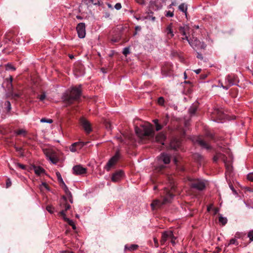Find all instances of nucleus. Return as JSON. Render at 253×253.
<instances>
[{"label": "nucleus", "instance_id": "1", "mask_svg": "<svg viewBox=\"0 0 253 253\" xmlns=\"http://www.w3.org/2000/svg\"><path fill=\"white\" fill-rule=\"evenodd\" d=\"M135 131L137 135L141 139H147L152 142H156L164 144L166 135L163 132H160L155 136V131L153 126L148 123H145L140 126L135 127Z\"/></svg>", "mask_w": 253, "mask_h": 253}, {"label": "nucleus", "instance_id": "2", "mask_svg": "<svg viewBox=\"0 0 253 253\" xmlns=\"http://www.w3.org/2000/svg\"><path fill=\"white\" fill-rule=\"evenodd\" d=\"M81 95L80 86L73 87L69 94L64 95L63 99L68 104H72L74 101L78 100Z\"/></svg>", "mask_w": 253, "mask_h": 253}, {"label": "nucleus", "instance_id": "3", "mask_svg": "<svg viewBox=\"0 0 253 253\" xmlns=\"http://www.w3.org/2000/svg\"><path fill=\"white\" fill-rule=\"evenodd\" d=\"M186 180L189 182V185L191 188L197 190L202 191L206 187V181L203 179L187 177Z\"/></svg>", "mask_w": 253, "mask_h": 253}, {"label": "nucleus", "instance_id": "4", "mask_svg": "<svg viewBox=\"0 0 253 253\" xmlns=\"http://www.w3.org/2000/svg\"><path fill=\"white\" fill-rule=\"evenodd\" d=\"M173 194L168 190L166 191V194L163 201L162 202L159 200H155L151 204L152 210H155L156 208H160L162 205L170 203L173 198Z\"/></svg>", "mask_w": 253, "mask_h": 253}, {"label": "nucleus", "instance_id": "5", "mask_svg": "<svg viewBox=\"0 0 253 253\" xmlns=\"http://www.w3.org/2000/svg\"><path fill=\"white\" fill-rule=\"evenodd\" d=\"M157 165L156 166V169L158 171H160L163 169L165 166L162 164H168L170 161V156L166 153H163L157 157Z\"/></svg>", "mask_w": 253, "mask_h": 253}, {"label": "nucleus", "instance_id": "6", "mask_svg": "<svg viewBox=\"0 0 253 253\" xmlns=\"http://www.w3.org/2000/svg\"><path fill=\"white\" fill-rule=\"evenodd\" d=\"M189 44L195 50L205 49L206 47V44L204 42H201L195 37H192L189 41Z\"/></svg>", "mask_w": 253, "mask_h": 253}, {"label": "nucleus", "instance_id": "7", "mask_svg": "<svg viewBox=\"0 0 253 253\" xmlns=\"http://www.w3.org/2000/svg\"><path fill=\"white\" fill-rule=\"evenodd\" d=\"M80 123L86 133H89L92 131L90 123L85 118H81L80 120Z\"/></svg>", "mask_w": 253, "mask_h": 253}, {"label": "nucleus", "instance_id": "8", "mask_svg": "<svg viewBox=\"0 0 253 253\" xmlns=\"http://www.w3.org/2000/svg\"><path fill=\"white\" fill-rule=\"evenodd\" d=\"M76 30L80 38H84L85 36V26L84 23H80L78 24Z\"/></svg>", "mask_w": 253, "mask_h": 253}, {"label": "nucleus", "instance_id": "9", "mask_svg": "<svg viewBox=\"0 0 253 253\" xmlns=\"http://www.w3.org/2000/svg\"><path fill=\"white\" fill-rule=\"evenodd\" d=\"M89 142L79 141L73 143L69 148L70 150L72 152H75L78 149H81L83 147L86 145Z\"/></svg>", "mask_w": 253, "mask_h": 253}, {"label": "nucleus", "instance_id": "10", "mask_svg": "<svg viewBox=\"0 0 253 253\" xmlns=\"http://www.w3.org/2000/svg\"><path fill=\"white\" fill-rule=\"evenodd\" d=\"M120 158L119 152H117L115 155L112 157L107 163L106 166V169L109 171L110 168L118 161Z\"/></svg>", "mask_w": 253, "mask_h": 253}, {"label": "nucleus", "instance_id": "11", "mask_svg": "<svg viewBox=\"0 0 253 253\" xmlns=\"http://www.w3.org/2000/svg\"><path fill=\"white\" fill-rule=\"evenodd\" d=\"M170 238H174L173 232L171 231H166L162 233L161 242L162 244H164L165 242Z\"/></svg>", "mask_w": 253, "mask_h": 253}, {"label": "nucleus", "instance_id": "12", "mask_svg": "<svg viewBox=\"0 0 253 253\" xmlns=\"http://www.w3.org/2000/svg\"><path fill=\"white\" fill-rule=\"evenodd\" d=\"M73 173L76 175H81L86 172V169L81 165H77L73 168Z\"/></svg>", "mask_w": 253, "mask_h": 253}, {"label": "nucleus", "instance_id": "13", "mask_svg": "<svg viewBox=\"0 0 253 253\" xmlns=\"http://www.w3.org/2000/svg\"><path fill=\"white\" fill-rule=\"evenodd\" d=\"M225 87L224 89L225 90H227L230 86L234 85L235 84L234 81V78L231 75H228L225 78Z\"/></svg>", "mask_w": 253, "mask_h": 253}, {"label": "nucleus", "instance_id": "14", "mask_svg": "<svg viewBox=\"0 0 253 253\" xmlns=\"http://www.w3.org/2000/svg\"><path fill=\"white\" fill-rule=\"evenodd\" d=\"M165 32L169 38H172L174 36V33L172 29V24L170 23L167 26Z\"/></svg>", "mask_w": 253, "mask_h": 253}, {"label": "nucleus", "instance_id": "15", "mask_svg": "<svg viewBox=\"0 0 253 253\" xmlns=\"http://www.w3.org/2000/svg\"><path fill=\"white\" fill-rule=\"evenodd\" d=\"M123 175V171H118L113 174L112 177V180L114 182H117L122 177Z\"/></svg>", "mask_w": 253, "mask_h": 253}, {"label": "nucleus", "instance_id": "16", "mask_svg": "<svg viewBox=\"0 0 253 253\" xmlns=\"http://www.w3.org/2000/svg\"><path fill=\"white\" fill-rule=\"evenodd\" d=\"M180 145H181L180 141L176 138H174L172 140H171L170 143V147L172 149H175V150L178 148L180 147Z\"/></svg>", "mask_w": 253, "mask_h": 253}, {"label": "nucleus", "instance_id": "17", "mask_svg": "<svg viewBox=\"0 0 253 253\" xmlns=\"http://www.w3.org/2000/svg\"><path fill=\"white\" fill-rule=\"evenodd\" d=\"M195 142H197L203 148H206L207 149H209L211 148L210 146L205 141L202 140L200 137H197L196 138Z\"/></svg>", "mask_w": 253, "mask_h": 253}, {"label": "nucleus", "instance_id": "18", "mask_svg": "<svg viewBox=\"0 0 253 253\" xmlns=\"http://www.w3.org/2000/svg\"><path fill=\"white\" fill-rule=\"evenodd\" d=\"M59 214L60 216H61L64 221L67 222L70 225H72V224L74 223V222L72 220L70 219L69 218H67L66 216V213H65L64 211H61L59 212Z\"/></svg>", "mask_w": 253, "mask_h": 253}, {"label": "nucleus", "instance_id": "19", "mask_svg": "<svg viewBox=\"0 0 253 253\" xmlns=\"http://www.w3.org/2000/svg\"><path fill=\"white\" fill-rule=\"evenodd\" d=\"M33 169L35 173L38 175H40L41 174L44 173L45 172L44 169L39 166H34Z\"/></svg>", "mask_w": 253, "mask_h": 253}, {"label": "nucleus", "instance_id": "20", "mask_svg": "<svg viewBox=\"0 0 253 253\" xmlns=\"http://www.w3.org/2000/svg\"><path fill=\"white\" fill-rule=\"evenodd\" d=\"M213 114L216 116V117L219 120H222L224 118V114L221 110L216 109L213 112Z\"/></svg>", "mask_w": 253, "mask_h": 253}, {"label": "nucleus", "instance_id": "21", "mask_svg": "<svg viewBox=\"0 0 253 253\" xmlns=\"http://www.w3.org/2000/svg\"><path fill=\"white\" fill-rule=\"evenodd\" d=\"M189 27L187 25H184V26H180L179 28L180 32L183 36H186L187 32L189 31Z\"/></svg>", "mask_w": 253, "mask_h": 253}, {"label": "nucleus", "instance_id": "22", "mask_svg": "<svg viewBox=\"0 0 253 253\" xmlns=\"http://www.w3.org/2000/svg\"><path fill=\"white\" fill-rule=\"evenodd\" d=\"M138 247V246L137 245L133 244L130 245L129 246L128 245H126L125 246V251H133L134 250H136Z\"/></svg>", "mask_w": 253, "mask_h": 253}, {"label": "nucleus", "instance_id": "23", "mask_svg": "<svg viewBox=\"0 0 253 253\" xmlns=\"http://www.w3.org/2000/svg\"><path fill=\"white\" fill-rule=\"evenodd\" d=\"M178 9L181 11L185 13V15H186L187 6L185 3H181V4H180V5L178 7Z\"/></svg>", "mask_w": 253, "mask_h": 253}, {"label": "nucleus", "instance_id": "24", "mask_svg": "<svg viewBox=\"0 0 253 253\" xmlns=\"http://www.w3.org/2000/svg\"><path fill=\"white\" fill-rule=\"evenodd\" d=\"M61 184H62V188H63V190H64V192H65L66 195L67 196H71V193L70 191V190H69L68 187L65 184V183L64 182L63 183H62Z\"/></svg>", "mask_w": 253, "mask_h": 253}, {"label": "nucleus", "instance_id": "25", "mask_svg": "<svg viewBox=\"0 0 253 253\" xmlns=\"http://www.w3.org/2000/svg\"><path fill=\"white\" fill-rule=\"evenodd\" d=\"M219 222L222 224V225H225L227 222V219L226 217L222 216L221 214H219Z\"/></svg>", "mask_w": 253, "mask_h": 253}, {"label": "nucleus", "instance_id": "26", "mask_svg": "<svg viewBox=\"0 0 253 253\" xmlns=\"http://www.w3.org/2000/svg\"><path fill=\"white\" fill-rule=\"evenodd\" d=\"M193 157L194 159L199 162H201L203 159V156L198 153L195 154Z\"/></svg>", "mask_w": 253, "mask_h": 253}, {"label": "nucleus", "instance_id": "27", "mask_svg": "<svg viewBox=\"0 0 253 253\" xmlns=\"http://www.w3.org/2000/svg\"><path fill=\"white\" fill-rule=\"evenodd\" d=\"M47 157L48 159V160L51 162L52 163L55 164L57 163V159L54 157V156L47 155Z\"/></svg>", "mask_w": 253, "mask_h": 253}, {"label": "nucleus", "instance_id": "28", "mask_svg": "<svg viewBox=\"0 0 253 253\" xmlns=\"http://www.w3.org/2000/svg\"><path fill=\"white\" fill-rule=\"evenodd\" d=\"M130 53V47L129 46L126 47L123 49V54L125 56H127V55L129 54Z\"/></svg>", "mask_w": 253, "mask_h": 253}, {"label": "nucleus", "instance_id": "29", "mask_svg": "<svg viewBox=\"0 0 253 253\" xmlns=\"http://www.w3.org/2000/svg\"><path fill=\"white\" fill-rule=\"evenodd\" d=\"M230 245H235L237 246L238 245V243L236 239L232 238L230 240V242L227 246H229Z\"/></svg>", "mask_w": 253, "mask_h": 253}, {"label": "nucleus", "instance_id": "30", "mask_svg": "<svg viewBox=\"0 0 253 253\" xmlns=\"http://www.w3.org/2000/svg\"><path fill=\"white\" fill-rule=\"evenodd\" d=\"M15 69H16L11 64L8 63L6 65V70L15 71Z\"/></svg>", "mask_w": 253, "mask_h": 253}, {"label": "nucleus", "instance_id": "31", "mask_svg": "<svg viewBox=\"0 0 253 253\" xmlns=\"http://www.w3.org/2000/svg\"><path fill=\"white\" fill-rule=\"evenodd\" d=\"M56 174L57 175V178H58V181L61 183H63L64 182L62 178V176L60 173L59 172L57 171L56 172Z\"/></svg>", "mask_w": 253, "mask_h": 253}, {"label": "nucleus", "instance_id": "32", "mask_svg": "<svg viewBox=\"0 0 253 253\" xmlns=\"http://www.w3.org/2000/svg\"><path fill=\"white\" fill-rule=\"evenodd\" d=\"M197 111V108L195 106L191 107L189 109V113L191 115H194Z\"/></svg>", "mask_w": 253, "mask_h": 253}, {"label": "nucleus", "instance_id": "33", "mask_svg": "<svg viewBox=\"0 0 253 253\" xmlns=\"http://www.w3.org/2000/svg\"><path fill=\"white\" fill-rule=\"evenodd\" d=\"M4 105H5L7 111H8V112L10 111V110L11 109L10 102L9 101H6L4 103Z\"/></svg>", "mask_w": 253, "mask_h": 253}, {"label": "nucleus", "instance_id": "34", "mask_svg": "<svg viewBox=\"0 0 253 253\" xmlns=\"http://www.w3.org/2000/svg\"><path fill=\"white\" fill-rule=\"evenodd\" d=\"M41 123H48V124H51L52 122H53V121L52 119H46V118H42L41 120Z\"/></svg>", "mask_w": 253, "mask_h": 253}, {"label": "nucleus", "instance_id": "35", "mask_svg": "<svg viewBox=\"0 0 253 253\" xmlns=\"http://www.w3.org/2000/svg\"><path fill=\"white\" fill-rule=\"evenodd\" d=\"M7 86L8 87H10L11 88V89H12V77H10L9 78V81H7Z\"/></svg>", "mask_w": 253, "mask_h": 253}, {"label": "nucleus", "instance_id": "36", "mask_svg": "<svg viewBox=\"0 0 253 253\" xmlns=\"http://www.w3.org/2000/svg\"><path fill=\"white\" fill-rule=\"evenodd\" d=\"M248 237L251 241H253V230L250 231L248 234Z\"/></svg>", "mask_w": 253, "mask_h": 253}, {"label": "nucleus", "instance_id": "37", "mask_svg": "<svg viewBox=\"0 0 253 253\" xmlns=\"http://www.w3.org/2000/svg\"><path fill=\"white\" fill-rule=\"evenodd\" d=\"M247 179L251 181H253V172H251L247 175Z\"/></svg>", "mask_w": 253, "mask_h": 253}, {"label": "nucleus", "instance_id": "38", "mask_svg": "<svg viewBox=\"0 0 253 253\" xmlns=\"http://www.w3.org/2000/svg\"><path fill=\"white\" fill-rule=\"evenodd\" d=\"M46 210L50 213L53 212V208L51 206H47L46 207Z\"/></svg>", "mask_w": 253, "mask_h": 253}, {"label": "nucleus", "instance_id": "39", "mask_svg": "<svg viewBox=\"0 0 253 253\" xmlns=\"http://www.w3.org/2000/svg\"><path fill=\"white\" fill-rule=\"evenodd\" d=\"M166 16L167 17H172L174 15V14H173V12H171V11H168L167 12L166 14H165Z\"/></svg>", "mask_w": 253, "mask_h": 253}, {"label": "nucleus", "instance_id": "40", "mask_svg": "<svg viewBox=\"0 0 253 253\" xmlns=\"http://www.w3.org/2000/svg\"><path fill=\"white\" fill-rule=\"evenodd\" d=\"M156 126V131H159L160 130H161L162 128H163V126H164L163 125H161L160 124H157L155 125Z\"/></svg>", "mask_w": 253, "mask_h": 253}, {"label": "nucleus", "instance_id": "41", "mask_svg": "<svg viewBox=\"0 0 253 253\" xmlns=\"http://www.w3.org/2000/svg\"><path fill=\"white\" fill-rule=\"evenodd\" d=\"M17 135H21L25 133V131L24 129H19L16 131Z\"/></svg>", "mask_w": 253, "mask_h": 253}, {"label": "nucleus", "instance_id": "42", "mask_svg": "<svg viewBox=\"0 0 253 253\" xmlns=\"http://www.w3.org/2000/svg\"><path fill=\"white\" fill-rule=\"evenodd\" d=\"M11 185V181L9 178L7 179L6 181V188L9 187Z\"/></svg>", "mask_w": 253, "mask_h": 253}, {"label": "nucleus", "instance_id": "43", "mask_svg": "<svg viewBox=\"0 0 253 253\" xmlns=\"http://www.w3.org/2000/svg\"><path fill=\"white\" fill-rule=\"evenodd\" d=\"M115 8L117 10H120L122 8V5L120 3H117L115 5Z\"/></svg>", "mask_w": 253, "mask_h": 253}, {"label": "nucleus", "instance_id": "44", "mask_svg": "<svg viewBox=\"0 0 253 253\" xmlns=\"http://www.w3.org/2000/svg\"><path fill=\"white\" fill-rule=\"evenodd\" d=\"M45 97H46L45 94L44 93H43L42 94H41L39 96V98L41 101H42L45 98Z\"/></svg>", "mask_w": 253, "mask_h": 253}, {"label": "nucleus", "instance_id": "45", "mask_svg": "<svg viewBox=\"0 0 253 253\" xmlns=\"http://www.w3.org/2000/svg\"><path fill=\"white\" fill-rule=\"evenodd\" d=\"M153 239H154V243H155V248H158V247H159V243H158V240L155 237Z\"/></svg>", "mask_w": 253, "mask_h": 253}, {"label": "nucleus", "instance_id": "46", "mask_svg": "<svg viewBox=\"0 0 253 253\" xmlns=\"http://www.w3.org/2000/svg\"><path fill=\"white\" fill-rule=\"evenodd\" d=\"M164 102V99L163 97H159L158 99L159 104L162 105V104H163Z\"/></svg>", "mask_w": 253, "mask_h": 253}, {"label": "nucleus", "instance_id": "47", "mask_svg": "<svg viewBox=\"0 0 253 253\" xmlns=\"http://www.w3.org/2000/svg\"><path fill=\"white\" fill-rule=\"evenodd\" d=\"M168 121H169V118H168V116H167L166 118L165 119V120H164V121L163 122V125L164 126H166L167 125Z\"/></svg>", "mask_w": 253, "mask_h": 253}, {"label": "nucleus", "instance_id": "48", "mask_svg": "<svg viewBox=\"0 0 253 253\" xmlns=\"http://www.w3.org/2000/svg\"><path fill=\"white\" fill-rule=\"evenodd\" d=\"M71 208V206L69 204H67V203H66L65 204V210H64L63 211H65V212H66V211H67V210H68L69 209H70Z\"/></svg>", "mask_w": 253, "mask_h": 253}, {"label": "nucleus", "instance_id": "49", "mask_svg": "<svg viewBox=\"0 0 253 253\" xmlns=\"http://www.w3.org/2000/svg\"><path fill=\"white\" fill-rule=\"evenodd\" d=\"M184 36V37L182 38V40H186L189 43V41L191 40V39H192V38L189 39L188 37L187 36V34L186 35V36Z\"/></svg>", "mask_w": 253, "mask_h": 253}, {"label": "nucleus", "instance_id": "50", "mask_svg": "<svg viewBox=\"0 0 253 253\" xmlns=\"http://www.w3.org/2000/svg\"><path fill=\"white\" fill-rule=\"evenodd\" d=\"M17 165L21 169H26V167L25 165H22V164H17Z\"/></svg>", "mask_w": 253, "mask_h": 253}, {"label": "nucleus", "instance_id": "51", "mask_svg": "<svg viewBox=\"0 0 253 253\" xmlns=\"http://www.w3.org/2000/svg\"><path fill=\"white\" fill-rule=\"evenodd\" d=\"M213 214L215 215L218 212L219 209L218 208H213Z\"/></svg>", "mask_w": 253, "mask_h": 253}, {"label": "nucleus", "instance_id": "52", "mask_svg": "<svg viewBox=\"0 0 253 253\" xmlns=\"http://www.w3.org/2000/svg\"><path fill=\"white\" fill-rule=\"evenodd\" d=\"M197 57L199 59H200L201 60H202L203 59V56L202 55V54L199 53V52H197Z\"/></svg>", "mask_w": 253, "mask_h": 253}, {"label": "nucleus", "instance_id": "53", "mask_svg": "<svg viewBox=\"0 0 253 253\" xmlns=\"http://www.w3.org/2000/svg\"><path fill=\"white\" fill-rule=\"evenodd\" d=\"M42 185L46 189L49 190L48 186L47 184L45 182H42Z\"/></svg>", "mask_w": 253, "mask_h": 253}, {"label": "nucleus", "instance_id": "54", "mask_svg": "<svg viewBox=\"0 0 253 253\" xmlns=\"http://www.w3.org/2000/svg\"><path fill=\"white\" fill-rule=\"evenodd\" d=\"M12 95L13 97H14V98H16V97L18 98V97H20V94H19V93H13V94H12Z\"/></svg>", "mask_w": 253, "mask_h": 253}, {"label": "nucleus", "instance_id": "55", "mask_svg": "<svg viewBox=\"0 0 253 253\" xmlns=\"http://www.w3.org/2000/svg\"><path fill=\"white\" fill-rule=\"evenodd\" d=\"M170 239H171V243L172 245H175V240L176 239V238L174 236V238H170Z\"/></svg>", "mask_w": 253, "mask_h": 253}, {"label": "nucleus", "instance_id": "56", "mask_svg": "<svg viewBox=\"0 0 253 253\" xmlns=\"http://www.w3.org/2000/svg\"><path fill=\"white\" fill-rule=\"evenodd\" d=\"M207 77V74H202L201 75V78L202 79H205Z\"/></svg>", "mask_w": 253, "mask_h": 253}, {"label": "nucleus", "instance_id": "57", "mask_svg": "<svg viewBox=\"0 0 253 253\" xmlns=\"http://www.w3.org/2000/svg\"><path fill=\"white\" fill-rule=\"evenodd\" d=\"M136 1L140 3V4H144L145 3V1L144 0H136Z\"/></svg>", "mask_w": 253, "mask_h": 253}, {"label": "nucleus", "instance_id": "58", "mask_svg": "<svg viewBox=\"0 0 253 253\" xmlns=\"http://www.w3.org/2000/svg\"><path fill=\"white\" fill-rule=\"evenodd\" d=\"M212 209H213V206L212 205H211L208 207L207 211H210Z\"/></svg>", "mask_w": 253, "mask_h": 253}, {"label": "nucleus", "instance_id": "59", "mask_svg": "<svg viewBox=\"0 0 253 253\" xmlns=\"http://www.w3.org/2000/svg\"><path fill=\"white\" fill-rule=\"evenodd\" d=\"M201 71V69H197V70H194V72L196 73V74H199Z\"/></svg>", "mask_w": 253, "mask_h": 253}, {"label": "nucleus", "instance_id": "60", "mask_svg": "<svg viewBox=\"0 0 253 253\" xmlns=\"http://www.w3.org/2000/svg\"><path fill=\"white\" fill-rule=\"evenodd\" d=\"M153 123L155 125L159 124V120L158 119H155L153 121Z\"/></svg>", "mask_w": 253, "mask_h": 253}, {"label": "nucleus", "instance_id": "61", "mask_svg": "<svg viewBox=\"0 0 253 253\" xmlns=\"http://www.w3.org/2000/svg\"><path fill=\"white\" fill-rule=\"evenodd\" d=\"M176 5V2L175 1H172L171 2V4L169 5V7H170L171 6H174Z\"/></svg>", "mask_w": 253, "mask_h": 253}, {"label": "nucleus", "instance_id": "62", "mask_svg": "<svg viewBox=\"0 0 253 253\" xmlns=\"http://www.w3.org/2000/svg\"><path fill=\"white\" fill-rule=\"evenodd\" d=\"M219 84H220V85H219V86L222 87L224 89L225 85H224L222 83L219 82Z\"/></svg>", "mask_w": 253, "mask_h": 253}, {"label": "nucleus", "instance_id": "63", "mask_svg": "<svg viewBox=\"0 0 253 253\" xmlns=\"http://www.w3.org/2000/svg\"><path fill=\"white\" fill-rule=\"evenodd\" d=\"M218 159V158L217 156H214L213 157V161H214V162H216Z\"/></svg>", "mask_w": 253, "mask_h": 253}, {"label": "nucleus", "instance_id": "64", "mask_svg": "<svg viewBox=\"0 0 253 253\" xmlns=\"http://www.w3.org/2000/svg\"><path fill=\"white\" fill-rule=\"evenodd\" d=\"M61 253H74L73 252L71 251H63Z\"/></svg>", "mask_w": 253, "mask_h": 253}]
</instances>
